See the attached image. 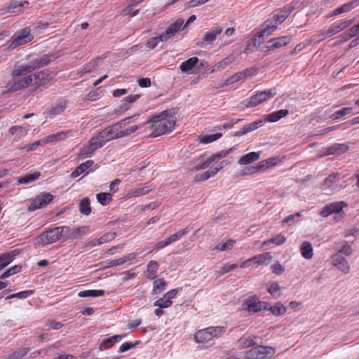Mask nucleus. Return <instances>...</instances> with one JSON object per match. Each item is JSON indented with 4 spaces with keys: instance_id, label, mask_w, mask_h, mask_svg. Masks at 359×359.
Wrapping results in <instances>:
<instances>
[{
    "instance_id": "obj_3",
    "label": "nucleus",
    "mask_w": 359,
    "mask_h": 359,
    "mask_svg": "<svg viewBox=\"0 0 359 359\" xmlns=\"http://www.w3.org/2000/svg\"><path fill=\"white\" fill-rule=\"evenodd\" d=\"M63 226H57L43 232L36 238V244L46 245L57 242L63 237Z\"/></svg>"
},
{
    "instance_id": "obj_33",
    "label": "nucleus",
    "mask_w": 359,
    "mask_h": 359,
    "mask_svg": "<svg viewBox=\"0 0 359 359\" xmlns=\"http://www.w3.org/2000/svg\"><path fill=\"white\" fill-rule=\"evenodd\" d=\"M198 62V58L197 57H191L181 64L180 70L182 72H187L191 70Z\"/></svg>"
},
{
    "instance_id": "obj_37",
    "label": "nucleus",
    "mask_w": 359,
    "mask_h": 359,
    "mask_svg": "<svg viewBox=\"0 0 359 359\" xmlns=\"http://www.w3.org/2000/svg\"><path fill=\"white\" fill-rule=\"evenodd\" d=\"M158 269V264L156 261H151L147 265V275L146 276L151 280L156 278V271Z\"/></svg>"
},
{
    "instance_id": "obj_11",
    "label": "nucleus",
    "mask_w": 359,
    "mask_h": 359,
    "mask_svg": "<svg viewBox=\"0 0 359 359\" xmlns=\"http://www.w3.org/2000/svg\"><path fill=\"white\" fill-rule=\"evenodd\" d=\"M339 175L337 172L330 174L322 184V189L327 194H330L337 188V182L339 181Z\"/></svg>"
},
{
    "instance_id": "obj_28",
    "label": "nucleus",
    "mask_w": 359,
    "mask_h": 359,
    "mask_svg": "<svg viewBox=\"0 0 359 359\" xmlns=\"http://www.w3.org/2000/svg\"><path fill=\"white\" fill-rule=\"evenodd\" d=\"M238 54L231 53L222 60L215 64V69H218L219 71L225 69L228 65L233 63L236 60V55Z\"/></svg>"
},
{
    "instance_id": "obj_18",
    "label": "nucleus",
    "mask_w": 359,
    "mask_h": 359,
    "mask_svg": "<svg viewBox=\"0 0 359 359\" xmlns=\"http://www.w3.org/2000/svg\"><path fill=\"white\" fill-rule=\"evenodd\" d=\"M263 121L258 120L255 122L250 123L248 125L244 126L240 130L237 131L235 133L236 136H241L255 130L256 129L262 127L263 126Z\"/></svg>"
},
{
    "instance_id": "obj_56",
    "label": "nucleus",
    "mask_w": 359,
    "mask_h": 359,
    "mask_svg": "<svg viewBox=\"0 0 359 359\" xmlns=\"http://www.w3.org/2000/svg\"><path fill=\"white\" fill-rule=\"evenodd\" d=\"M25 4H28L27 1H23L22 3H18V1L11 2V5L8 6L6 8L7 12L8 13H15L19 12L20 11V7L23 6Z\"/></svg>"
},
{
    "instance_id": "obj_45",
    "label": "nucleus",
    "mask_w": 359,
    "mask_h": 359,
    "mask_svg": "<svg viewBox=\"0 0 359 359\" xmlns=\"http://www.w3.org/2000/svg\"><path fill=\"white\" fill-rule=\"evenodd\" d=\"M280 287L277 283H272L268 287V292H269L275 299L280 297Z\"/></svg>"
},
{
    "instance_id": "obj_36",
    "label": "nucleus",
    "mask_w": 359,
    "mask_h": 359,
    "mask_svg": "<svg viewBox=\"0 0 359 359\" xmlns=\"http://www.w3.org/2000/svg\"><path fill=\"white\" fill-rule=\"evenodd\" d=\"M28 130L25 129L22 126H13L9 129V134L19 140L22 137H25L27 135Z\"/></svg>"
},
{
    "instance_id": "obj_31",
    "label": "nucleus",
    "mask_w": 359,
    "mask_h": 359,
    "mask_svg": "<svg viewBox=\"0 0 359 359\" xmlns=\"http://www.w3.org/2000/svg\"><path fill=\"white\" fill-rule=\"evenodd\" d=\"M300 252L305 259H311L313 257V247L311 244L308 241L303 242L300 247Z\"/></svg>"
},
{
    "instance_id": "obj_38",
    "label": "nucleus",
    "mask_w": 359,
    "mask_h": 359,
    "mask_svg": "<svg viewBox=\"0 0 359 359\" xmlns=\"http://www.w3.org/2000/svg\"><path fill=\"white\" fill-rule=\"evenodd\" d=\"M140 128L139 126H133L125 130H122L120 132H116L114 136L111 137L109 140H116L121 137H124L126 136H128L130 134L135 133L137 130H138Z\"/></svg>"
},
{
    "instance_id": "obj_19",
    "label": "nucleus",
    "mask_w": 359,
    "mask_h": 359,
    "mask_svg": "<svg viewBox=\"0 0 359 359\" xmlns=\"http://www.w3.org/2000/svg\"><path fill=\"white\" fill-rule=\"evenodd\" d=\"M359 6V0H352L334 10L332 15L347 13Z\"/></svg>"
},
{
    "instance_id": "obj_21",
    "label": "nucleus",
    "mask_w": 359,
    "mask_h": 359,
    "mask_svg": "<svg viewBox=\"0 0 359 359\" xmlns=\"http://www.w3.org/2000/svg\"><path fill=\"white\" fill-rule=\"evenodd\" d=\"M245 304L249 312L256 313L262 309V302L255 297L248 299Z\"/></svg>"
},
{
    "instance_id": "obj_7",
    "label": "nucleus",
    "mask_w": 359,
    "mask_h": 359,
    "mask_svg": "<svg viewBox=\"0 0 359 359\" xmlns=\"http://www.w3.org/2000/svg\"><path fill=\"white\" fill-rule=\"evenodd\" d=\"M275 95L276 91L272 89L257 93L248 99L245 105L246 107H255Z\"/></svg>"
},
{
    "instance_id": "obj_59",
    "label": "nucleus",
    "mask_w": 359,
    "mask_h": 359,
    "mask_svg": "<svg viewBox=\"0 0 359 359\" xmlns=\"http://www.w3.org/2000/svg\"><path fill=\"white\" fill-rule=\"evenodd\" d=\"M123 336L122 335H114L106 340L104 342V344H101L100 346V349H102V346H105V348L109 347L113 343L118 342L122 339Z\"/></svg>"
},
{
    "instance_id": "obj_44",
    "label": "nucleus",
    "mask_w": 359,
    "mask_h": 359,
    "mask_svg": "<svg viewBox=\"0 0 359 359\" xmlns=\"http://www.w3.org/2000/svg\"><path fill=\"white\" fill-rule=\"evenodd\" d=\"M104 294V290H85V291H81L79 292V296L81 297H100L102 296Z\"/></svg>"
},
{
    "instance_id": "obj_12",
    "label": "nucleus",
    "mask_w": 359,
    "mask_h": 359,
    "mask_svg": "<svg viewBox=\"0 0 359 359\" xmlns=\"http://www.w3.org/2000/svg\"><path fill=\"white\" fill-rule=\"evenodd\" d=\"M53 199V195L48 193L38 196L28 207V210L33 211L36 209L43 208L50 203Z\"/></svg>"
},
{
    "instance_id": "obj_32",
    "label": "nucleus",
    "mask_w": 359,
    "mask_h": 359,
    "mask_svg": "<svg viewBox=\"0 0 359 359\" xmlns=\"http://www.w3.org/2000/svg\"><path fill=\"white\" fill-rule=\"evenodd\" d=\"M222 137V133H215L210 135H199L197 138V141L201 144L211 143Z\"/></svg>"
},
{
    "instance_id": "obj_5",
    "label": "nucleus",
    "mask_w": 359,
    "mask_h": 359,
    "mask_svg": "<svg viewBox=\"0 0 359 359\" xmlns=\"http://www.w3.org/2000/svg\"><path fill=\"white\" fill-rule=\"evenodd\" d=\"M33 36L31 34V30L29 27H26L17 34H15L13 40L10 44V48L11 50L15 49L19 46L24 45L33 39Z\"/></svg>"
},
{
    "instance_id": "obj_47",
    "label": "nucleus",
    "mask_w": 359,
    "mask_h": 359,
    "mask_svg": "<svg viewBox=\"0 0 359 359\" xmlns=\"http://www.w3.org/2000/svg\"><path fill=\"white\" fill-rule=\"evenodd\" d=\"M88 143L95 150L102 147L105 144V140H102L97 135L90 139Z\"/></svg>"
},
{
    "instance_id": "obj_9",
    "label": "nucleus",
    "mask_w": 359,
    "mask_h": 359,
    "mask_svg": "<svg viewBox=\"0 0 359 359\" xmlns=\"http://www.w3.org/2000/svg\"><path fill=\"white\" fill-rule=\"evenodd\" d=\"M32 76L34 80L32 84V88L34 90L42 86L46 85L55 78V74L48 71H42L32 74Z\"/></svg>"
},
{
    "instance_id": "obj_35",
    "label": "nucleus",
    "mask_w": 359,
    "mask_h": 359,
    "mask_svg": "<svg viewBox=\"0 0 359 359\" xmlns=\"http://www.w3.org/2000/svg\"><path fill=\"white\" fill-rule=\"evenodd\" d=\"M79 209L81 214L88 215L91 212V207L90 199L88 198H83L79 204Z\"/></svg>"
},
{
    "instance_id": "obj_8",
    "label": "nucleus",
    "mask_w": 359,
    "mask_h": 359,
    "mask_svg": "<svg viewBox=\"0 0 359 359\" xmlns=\"http://www.w3.org/2000/svg\"><path fill=\"white\" fill-rule=\"evenodd\" d=\"M346 204L343 201H337L330 203L324 206L323 209L320 211V214L323 217H327L332 213H337L338 215L334 217V219L341 217V211Z\"/></svg>"
},
{
    "instance_id": "obj_23",
    "label": "nucleus",
    "mask_w": 359,
    "mask_h": 359,
    "mask_svg": "<svg viewBox=\"0 0 359 359\" xmlns=\"http://www.w3.org/2000/svg\"><path fill=\"white\" fill-rule=\"evenodd\" d=\"M229 164V162L226 161H223L221 162V165L219 167L212 168L208 171L201 174L199 175L198 181L206 180L212 176H214L219 170H220L224 165Z\"/></svg>"
},
{
    "instance_id": "obj_51",
    "label": "nucleus",
    "mask_w": 359,
    "mask_h": 359,
    "mask_svg": "<svg viewBox=\"0 0 359 359\" xmlns=\"http://www.w3.org/2000/svg\"><path fill=\"white\" fill-rule=\"evenodd\" d=\"M154 304L155 306H158L161 309H165L170 307L172 305V301L168 299L167 297H165L164 295L162 298L156 300Z\"/></svg>"
},
{
    "instance_id": "obj_17",
    "label": "nucleus",
    "mask_w": 359,
    "mask_h": 359,
    "mask_svg": "<svg viewBox=\"0 0 359 359\" xmlns=\"http://www.w3.org/2000/svg\"><path fill=\"white\" fill-rule=\"evenodd\" d=\"M277 28V23L273 21H266L257 34L258 38L269 36Z\"/></svg>"
},
{
    "instance_id": "obj_49",
    "label": "nucleus",
    "mask_w": 359,
    "mask_h": 359,
    "mask_svg": "<svg viewBox=\"0 0 359 359\" xmlns=\"http://www.w3.org/2000/svg\"><path fill=\"white\" fill-rule=\"evenodd\" d=\"M153 293L158 294L165 290V282L163 279H157L153 283Z\"/></svg>"
},
{
    "instance_id": "obj_16",
    "label": "nucleus",
    "mask_w": 359,
    "mask_h": 359,
    "mask_svg": "<svg viewBox=\"0 0 359 359\" xmlns=\"http://www.w3.org/2000/svg\"><path fill=\"white\" fill-rule=\"evenodd\" d=\"M348 149V145L346 144H334L327 147L323 154H319L320 157L330 154H341L346 152Z\"/></svg>"
},
{
    "instance_id": "obj_6",
    "label": "nucleus",
    "mask_w": 359,
    "mask_h": 359,
    "mask_svg": "<svg viewBox=\"0 0 359 359\" xmlns=\"http://www.w3.org/2000/svg\"><path fill=\"white\" fill-rule=\"evenodd\" d=\"M33 76L29 75L27 76L22 77L20 79H16L15 81H11L8 83L6 85V92H16L22 89L27 88L29 86L32 87L33 84Z\"/></svg>"
},
{
    "instance_id": "obj_46",
    "label": "nucleus",
    "mask_w": 359,
    "mask_h": 359,
    "mask_svg": "<svg viewBox=\"0 0 359 359\" xmlns=\"http://www.w3.org/2000/svg\"><path fill=\"white\" fill-rule=\"evenodd\" d=\"M352 109H353L352 107H344V108L334 112L333 114H332L330 118L332 120L339 119V118L349 114L351 112Z\"/></svg>"
},
{
    "instance_id": "obj_50",
    "label": "nucleus",
    "mask_w": 359,
    "mask_h": 359,
    "mask_svg": "<svg viewBox=\"0 0 359 359\" xmlns=\"http://www.w3.org/2000/svg\"><path fill=\"white\" fill-rule=\"evenodd\" d=\"M96 198L97 201L103 205L108 204L112 199L111 195L109 193H100L97 194Z\"/></svg>"
},
{
    "instance_id": "obj_42",
    "label": "nucleus",
    "mask_w": 359,
    "mask_h": 359,
    "mask_svg": "<svg viewBox=\"0 0 359 359\" xmlns=\"http://www.w3.org/2000/svg\"><path fill=\"white\" fill-rule=\"evenodd\" d=\"M40 176V172H36L33 173H28L25 176L20 177L18 180L19 184H28L31 182L35 181Z\"/></svg>"
},
{
    "instance_id": "obj_25",
    "label": "nucleus",
    "mask_w": 359,
    "mask_h": 359,
    "mask_svg": "<svg viewBox=\"0 0 359 359\" xmlns=\"http://www.w3.org/2000/svg\"><path fill=\"white\" fill-rule=\"evenodd\" d=\"M55 57L53 55H43L39 58L33 60L34 65L36 66V69H40L45 67L49 62L55 60Z\"/></svg>"
},
{
    "instance_id": "obj_48",
    "label": "nucleus",
    "mask_w": 359,
    "mask_h": 359,
    "mask_svg": "<svg viewBox=\"0 0 359 359\" xmlns=\"http://www.w3.org/2000/svg\"><path fill=\"white\" fill-rule=\"evenodd\" d=\"M63 236H65L67 238L70 239H76L78 237L77 233H76V229L75 228H70L69 226H63Z\"/></svg>"
},
{
    "instance_id": "obj_29",
    "label": "nucleus",
    "mask_w": 359,
    "mask_h": 359,
    "mask_svg": "<svg viewBox=\"0 0 359 359\" xmlns=\"http://www.w3.org/2000/svg\"><path fill=\"white\" fill-rule=\"evenodd\" d=\"M289 114L287 109H281L267 115L266 121L269 122H277L280 118L285 117Z\"/></svg>"
},
{
    "instance_id": "obj_60",
    "label": "nucleus",
    "mask_w": 359,
    "mask_h": 359,
    "mask_svg": "<svg viewBox=\"0 0 359 359\" xmlns=\"http://www.w3.org/2000/svg\"><path fill=\"white\" fill-rule=\"evenodd\" d=\"M116 236V233L115 232L107 233L104 235H103L102 236H101L97 240V243L98 244H102V243H107L109 241H111L114 240Z\"/></svg>"
},
{
    "instance_id": "obj_34",
    "label": "nucleus",
    "mask_w": 359,
    "mask_h": 359,
    "mask_svg": "<svg viewBox=\"0 0 359 359\" xmlns=\"http://www.w3.org/2000/svg\"><path fill=\"white\" fill-rule=\"evenodd\" d=\"M93 165V161L91 160H88L81 164H80L74 171L71 174L72 177H76L79 176L81 174L84 172L88 168L91 167Z\"/></svg>"
},
{
    "instance_id": "obj_39",
    "label": "nucleus",
    "mask_w": 359,
    "mask_h": 359,
    "mask_svg": "<svg viewBox=\"0 0 359 359\" xmlns=\"http://www.w3.org/2000/svg\"><path fill=\"white\" fill-rule=\"evenodd\" d=\"M67 107V103L66 101H60L55 104V105L52 106L50 108L49 112L51 115L55 116L60 114L65 111Z\"/></svg>"
},
{
    "instance_id": "obj_14",
    "label": "nucleus",
    "mask_w": 359,
    "mask_h": 359,
    "mask_svg": "<svg viewBox=\"0 0 359 359\" xmlns=\"http://www.w3.org/2000/svg\"><path fill=\"white\" fill-rule=\"evenodd\" d=\"M290 37L287 36L276 38L267 41L264 48L266 51H271L287 45L290 43Z\"/></svg>"
},
{
    "instance_id": "obj_54",
    "label": "nucleus",
    "mask_w": 359,
    "mask_h": 359,
    "mask_svg": "<svg viewBox=\"0 0 359 359\" xmlns=\"http://www.w3.org/2000/svg\"><path fill=\"white\" fill-rule=\"evenodd\" d=\"M291 11L292 10L290 8L280 11L274 16L275 22L276 23H282L288 17Z\"/></svg>"
},
{
    "instance_id": "obj_22",
    "label": "nucleus",
    "mask_w": 359,
    "mask_h": 359,
    "mask_svg": "<svg viewBox=\"0 0 359 359\" xmlns=\"http://www.w3.org/2000/svg\"><path fill=\"white\" fill-rule=\"evenodd\" d=\"M259 153L252 151L247 154L243 155L238 161L239 165H245L250 164L259 158Z\"/></svg>"
},
{
    "instance_id": "obj_24",
    "label": "nucleus",
    "mask_w": 359,
    "mask_h": 359,
    "mask_svg": "<svg viewBox=\"0 0 359 359\" xmlns=\"http://www.w3.org/2000/svg\"><path fill=\"white\" fill-rule=\"evenodd\" d=\"M258 337L256 336H243L238 340L239 346L243 348L252 347L257 344Z\"/></svg>"
},
{
    "instance_id": "obj_30",
    "label": "nucleus",
    "mask_w": 359,
    "mask_h": 359,
    "mask_svg": "<svg viewBox=\"0 0 359 359\" xmlns=\"http://www.w3.org/2000/svg\"><path fill=\"white\" fill-rule=\"evenodd\" d=\"M211 163L212 161L210 160V156L205 158L203 156H201L199 158L194 161V169L196 170L205 169Z\"/></svg>"
},
{
    "instance_id": "obj_26",
    "label": "nucleus",
    "mask_w": 359,
    "mask_h": 359,
    "mask_svg": "<svg viewBox=\"0 0 359 359\" xmlns=\"http://www.w3.org/2000/svg\"><path fill=\"white\" fill-rule=\"evenodd\" d=\"M136 257L135 253H130L123 257L109 261L107 263L106 267H112L118 265L123 264L128 261L133 260Z\"/></svg>"
},
{
    "instance_id": "obj_20",
    "label": "nucleus",
    "mask_w": 359,
    "mask_h": 359,
    "mask_svg": "<svg viewBox=\"0 0 359 359\" xmlns=\"http://www.w3.org/2000/svg\"><path fill=\"white\" fill-rule=\"evenodd\" d=\"M222 32V28L220 27H213L208 31L203 36L202 41L207 43H212L217 36Z\"/></svg>"
},
{
    "instance_id": "obj_10",
    "label": "nucleus",
    "mask_w": 359,
    "mask_h": 359,
    "mask_svg": "<svg viewBox=\"0 0 359 359\" xmlns=\"http://www.w3.org/2000/svg\"><path fill=\"white\" fill-rule=\"evenodd\" d=\"M130 118H126L115 124H113L101 132H100L97 135L102 140L106 141H109L111 137H109V135L116 133L118 132L121 128H123L126 126V123L127 121H128Z\"/></svg>"
},
{
    "instance_id": "obj_63",
    "label": "nucleus",
    "mask_w": 359,
    "mask_h": 359,
    "mask_svg": "<svg viewBox=\"0 0 359 359\" xmlns=\"http://www.w3.org/2000/svg\"><path fill=\"white\" fill-rule=\"evenodd\" d=\"M271 269L273 273L276 275H280L285 271L284 267L278 262H276L274 264H273L271 266Z\"/></svg>"
},
{
    "instance_id": "obj_53",
    "label": "nucleus",
    "mask_w": 359,
    "mask_h": 359,
    "mask_svg": "<svg viewBox=\"0 0 359 359\" xmlns=\"http://www.w3.org/2000/svg\"><path fill=\"white\" fill-rule=\"evenodd\" d=\"M243 79H244V78L242 74V72H237V73L234 74L233 75H232L231 76L229 77L225 81L224 86H229L233 83H236L238 81L243 80Z\"/></svg>"
},
{
    "instance_id": "obj_40",
    "label": "nucleus",
    "mask_w": 359,
    "mask_h": 359,
    "mask_svg": "<svg viewBox=\"0 0 359 359\" xmlns=\"http://www.w3.org/2000/svg\"><path fill=\"white\" fill-rule=\"evenodd\" d=\"M151 191L149 187H144L135 189L130 190L127 194L128 198L139 197L148 194Z\"/></svg>"
},
{
    "instance_id": "obj_1",
    "label": "nucleus",
    "mask_w": 359,
    "mask_h": 359,
    "mask_svg": "<svg viewBox=\"0 0 359 359\" xmlns=\"http://www.w3.org/2000/svg\"><path fill=\"white\" fill-rule=\"evenodd\" d=\"M176 117L172 109L165 110L154 116L145 123H151L154 130L152 136L157 137L170 132L176 123Z\"/></svg>"
},
{
    "instance_id": "obj_62",
    "label": "nucleus",
    "mask_w": 359,
    "mask_h": 359,
    "mask_svg": "<svg viewBox=\"0 0 359 359\" xmlns=\"http://www.w3.org/2000/svg\"><path fill=\"white\" fill-rule=\"evenodd\" d=\"M67 137V133L64 132H60L55 135H48L46 138V142H53L55 140H62L65 139Z\"/></svg>"
},
{
    "instance_id": "obj_58",
    "label": "nucleus",
    "mask_w": 359,
    "mask_h": 359,
    "mask_svg": "<svg viewBox=\"0 0 359 359\" xmlns=\"http://www.w3.org/2000/svg\"><path fill=\"white\" fill-rule=\"evenodd\" d=\"M272 259V256L269 252H265L258 255V264H268Z\"/></svg>"
},
{
    "instance_id": "obj_52",
    "label": "nucleus",
    "mask_w": 359,
    "mask_h": 359,
    "mask_svg": "<svg viewBox=\"0 0 359 359\" xmlns=\"http://www.w3.org/2000/svg\"><path fill=\"white\" fill-rule=\"evenodd\" d=\"M183 22H184L182 20L179 19L175 23L169 26V27L167 29L173 36L182 28Z\"/></svg>"
},
{
    "instance_id": "obj_61",
    "label": "nucleus",
    "mask_w": 359,
    "mask_h": 359,
    "mask_svg": "<svg viewBox=\"0 0 359 359\" xmlns=\"http://www.w3.org/2000/svg\"><path fill=\"white\" fill-rule=\"evenodd\" d=\"M235 241L233 240H228L224 243H221L215 246L214 248L215 250H220V251H225L231 249L234 244Z\"/></svg>"
},
{
    "instance_id": "obj_41",
    "label": "nucleus",
    "mask_w": 359,
    "mask_h": 359,
    "mask_svg": "<svg viewBox=\"0 0 359 359\" xmlns=\"http://www.w3.org/2000/svg\"><path fill=\"white\" fill-rule=\"evenodd\" d=\"M18 254L17 250H13L8 253H4L0 255V263L2 264H6V266H8L15 258V257Z\"/></svg>"
},
{
    "instance_id": "obj_27",
    "label": "nucleus",
    "mask_w": 359,
    "mask_h": 359,
    "mask_svg": "<svg viewBox=\"0 0 359 359\" xmlns=\"http://www.w3.org/2000/svg\"><path fill=\"white\" fill-rule=\"evenodd\" d=\"M29 348H20L18 350L12 351L5 355V359H22L29 352Z\"/></svg>"
},
{
    "instance_id": "obj_64",
    "label": "nucleus",
    "mask_w": 359,
    "mask_h": 359,
    "mask_svg": "<svg viewBox=\"0 0 359 359\" xmlns=\"http://www.w3.org/2000/svg\"><path fill=\"white\" fill-rule=\"evenodd\" d=\"M95 150L94 148L90 146V144L88 143V145L84 146L80 151L79 155L81 156H86L88 155L92 154Z\"/></svg>"
},
{
    "instance_id": "obj_2",
    "label": "nucleus",
    "mask_w": 359,
    "mask_h": 359,
    "mask_svg": "<svg viewBox=\"0 0 359 359\" xmlns=\"http://www.w3.org/2000/svg\"><path fill=\"white\" fill-rule=\"evenodd\" d=\"M276 353V349L269 346H257L245 353V359H270Z\"/></svg>"
},
{
    "instance_id": "obj_15",
    "label": "nucleus",
    "mask_w": 359,
    "mask_h": 359,
    "mask_svg": "<svg viewBox=\"0 0 359 359\" xmlns=\"http://www.w3.org/2000/svg\"><path fill=\"white\" fill-rule=\"evenodd\" d=\"M332 262L334 266L344 273H348L350 266L346 259L340 254L336 253L332 256Z\"/></svg>"
},
{
    "instance_id": "obj_43",
    "label": "nucleus",
    "mask_w": 359,
    "mask_h": 359,
    "mask_svg": "<svg viewBox=\"0 0 359 359\" xmlns=\"http://www.w3.org/2000/svg\"><path fill=\"white\" fill-rule=\"evenodd\" d=\"M270 311L274 316H278L284 315L287 309L283 304L278 302L274 306H270Z\"/></svg>"
},
{
    "instance_id": "obj_55",
    "label": "nucleus",
    "mask_w": 359,
    "mask_h": 359,
    "mask_svg": "<svg viewBox=\"0 0 359 359\" xmlns=\"http://www.w3.org/2000/svg\"><path fill=\"white\" fill-rule=\"evenodd\" d=\"M233 151V148L229 149L226 151H221L218 153L214 154L210 156V160L212 162L215 161L219 160L222 158L226 157L228 154H229Z\"/></svg>"
},
{
    "instance_id": "obj_57",
    "label": "nucleus",
    "mask_w": 359,
    "mask_h": 359,
    "mask_svg": "<svg viewBox=\"0 0 359 359\" xmlns=\"http://www.w3.org/2000/svg\"><path fill=\"white\" fill-rule=\"evenodd\" d=\"M100 60L98 59L91 60L83 69L82 72L88 73L95 70L99 66Z\"/></svg>"
},
{
    "instance_id": "obj_13",
    "label": "nucleus",
    "mask_w": 359,
    "mask_h": 359,
    "mask_svg": "<svg viewBox=\"0 0 359 359\" xmlns=\"http://www.w3.org/2000/svg\"><path fill=\"white\" fill-rule=\"evenodd\" d=\"M354 21L355 18H352L350 20L333 23L327 30L325 36L330 37L337 33H339L346 28L348 27Z\"/></svg>"
},
{
    "instance_id": "obj_4",
    "label": "nucleus",
    "mask_w": 359,
    "mask_h": 359,
    "mask_svg": "<svg viewBox=\"0 0 359 359\" xmlns=\"http://www.w3.org/2000/svg\"><path fill=\"white\" fill-rule=\"evenodd\" d=\"M223 327H210L200 330L195 333L194 339L197 343H206L215 337H218L223 332Z\"/></svg>"
}]
</instances>
